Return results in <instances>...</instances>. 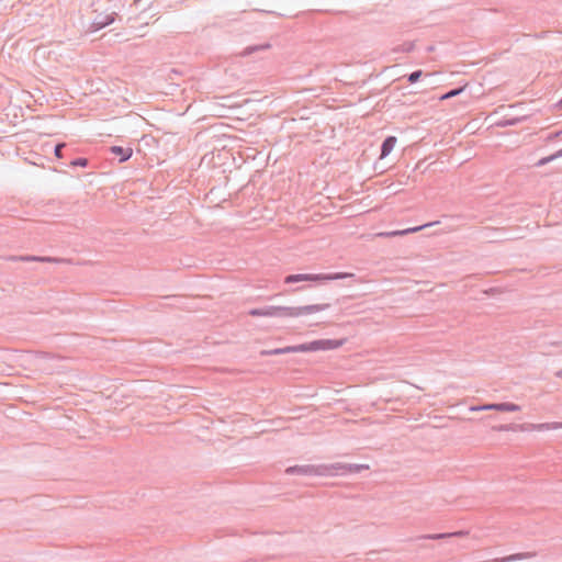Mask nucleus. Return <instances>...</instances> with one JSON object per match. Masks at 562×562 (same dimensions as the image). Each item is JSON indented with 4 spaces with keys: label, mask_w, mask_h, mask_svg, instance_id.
I'll list each match as a JSON object with an SVG mask.
<instances>
[{
    "label": "nucleus",
    "mask_w": 562,
    "mask_h": 562,
    "mask_svg": "<svg viewBox=\"0 0 562 562\" xmlns=\"http://www.w3.org/2000/svg\"><path fill=\"white\" fill-rule=\"evenodd\" d=\"M350 273H335V274H312V273H301V274H291L288 276L284 279L285 283H294V282H303V281H310V282H326L337 279H345L348 277H351Z\"/></svg>",
    "instance_id": "obj_1"
},
{
    "label": "nucleus",
    "mask_w": 562,
    "mask_h": 562,
    "mask_svg": "<svg viewBox=\"0 0 562 562\" xmlns=\"http://www.w3.org/2000/svg\"><path fill=\"white\" fill-rule=\"evenodd\" d=\"M562 428V423H543V424H528V425H519V424H507V425H498L493 426L492 430L494 431H518V430H549V429H558Z\"/></svg>",
    "instance_id": "obj_2"
},
{
    "label": "nucleus",
    "mask_w": 562,
    "mask_h": 562,
    "mask_svg": "<svg viewBox=\"0 0 562 562\" xmlns=\"http://www.w3.org/2000/svg\"><path fill=\"white\" fill-rule=\"evenodd\" d=\"M329 307L328 304H313V305H305V306H299V307H288L286 306V317H299L303 315H310L317 312L325 311Z\"/></svg>",
    "instance_id": "obj_3"
},
{
    "label": "nucleus",
    "mask_w": 562,
    "mask_h": 562,
    "mask_svg": "<svg viewBox=\"0 0 562 562\" xmlns=\"http://www.w3.org/2000/svg\"><path fill=\"white\" fill-rule=\"evenodd\" d=\"M470 411L479 412V411H497V412H518L520 411V406L514 403H492L484 404L479 406H471Z\"/></svg>",
    "instance_id": "obj_4"
},
{
    "label": "nucleus",
    "mask_w": 562,
    "mask_h": 562,
    "mask_svg": "<svg viewBox=\"0 0 562 562\" xmlns=\"http://www.w3.org/2000/svg\"><path fill=\"white\" fill-rule=\"evenodd\" d=\"M290 352H314V348L312 341L296 345V346H288L284 348L273 349L263 351L262 355L272 356V355H283Z\"/></svg>",
    "instance_id": "obj_5"
},
{
    "label": "nucleus",
    "mask_w": 562,
    "mask_h": 562,
    "mask_svg": "<svg viewBox=\"0 0 562 562\" xmlns=\"http://www.w3.org/2000/svg\"><path fill=\"white\" fill-rule=\"evenodd\" d=\"M249 315L263 317H286V306H268L265 308H255L249 312Z\"/></svg>",
    "instance_id": "obj_6"
},
{
    "label": "nucleus",
    "mask_w": 562,
    "mask_h": 562,
    "mask_svg": "<svg viewBox=\"0 0 562 562\" xmlns=\"http://www.w3.org/2000/svg\"><path fill=\"white\" fill-rule=\"evenodd\" d=\"M346 342L345 339H318L312 341L314 352L334 350L340 348Z\"/></svg>",
    "instance_id": "obj_7"
},
{
    "label": "nucleus",
    "mask_w": 562,
    "mask_h": 562,
    "mask_svg": "<svg viewBox=\"0 0 562 562\" xmlns=\"http://www.w3.org/2000/svg\"><path fill=\"white\" fill-rule=\"evenodd\" d=\"M468 535H469L468 530H459V531H454V532H442V533H430V535H424V540L425 539L440 540V539H447V538H452V537L463 538V537H467Z\"/></svg>",
    "instance_id": "obj_8"
},
{
    "label": "nucleus",
    "mask_w": 562,
    "mask_h": 562,
    "mask_svg": "<svg viewBox=\"0 0 562 562\" xmlns=\"http://www.w3.org/2000/svg\"><path fill=\"white\" fill-rule=\"evenodd\" d=\"M396 137L394 136H390L383 142L380 156L381 159L387 157L392 153L396 145Z\"/></svg>",
    "instance_id": "obj_9"
},
{
    "label": "nucleus",
    "mask_w": 562,
    "mask_h": 562,
    "mask_svg": "<svg viewBox=\"0 0 562 562\" xmlns=\"http://www.w3.org/2000/svg\"><path fill=\"white\" fill-rule=\"evenodd\" d=\"M111 151L114 155H119L121 157V159H120L121 161H125V160L130 159L133 154V149L131 147L123 148L120 146H112Z\"/></svg>",
    "instance_id": "obj_10"
},
{
    "label": "nucleus",
    "mask_w": 562,
    "mask_h": 562,
    "mask_svg": "<svg viewBox=\"0 0 562 562\" xmlns=\"http://www.w3.org/2000/svg\"><path fill=\"white\" fill-rule=\"evenodd\" d=\"M526 119H527V115L518 116V117L504 116V119L497 125L503 126V127L515 126L518 123L525 121Z\"/></svg>",
    "instance_id": "obj_11"
},
{
    "label": "nucleus",
    "mask_w": 562,
    "mask_h": 562,
    "mask_svg": "<svg viewBox=\"0 0 562 562\" xmlns=\"http://www.w3.org/2000/svg\"><path fill=\"white\" fill-rule=\"evenodd\" d=\"M114 21V15L113 14H108L104 16V19L100 20V21H94L92 23V27L94 31L97 30H100L109 24H111L112 22Z\"/></svg>",
    "instance_id": "obj_12"
},
{
    "label": "nucleus",
    "mask_w": 562,
    "mask_h": 562,
    "mask_svg": "<svg viewBox=\"0 0 562 562\" xmlns=\"http://www.w3.org/2000/svg\"><path fill=\"white\" fill-rule=\"evenodd\" d=\"M465 89V86L463 87H459V88H456V89H451L450 91L446 92V93H442L440 94L437 99L439 101H442V100H447V99H450V98H453V97H457L459 95L460 93H462Z\"/></svg>",
    "instance_id": "obj_13"
},
{
    "label": "nucleus",
    "mask_w": 562,
    "mask_h": 562,
    "mask_svg": "<svg viewBox=\"0 0 562 562\" xmlns=\"http://www.w3.org/2000/svg\"><path fill=\"white\" fill-rule=\"evenodd\" d=\"M559 157H562V148L560 150H558L557 153L548 156V157H543L541 158L536 165L537 166H544L551 161H553L554 159L559 158Z\"/></svg>",
    "instance_id": "obj_14"
},
{
    "label": "nucleus",
    "mask_w": 562,
    "mask_h": 562,
    "mask_svg": "<svg viewBox=\"0 0 562 562\" xmlns=\"http://www.w3.org/2000/svg\"><path fill=\"white\" fill-rule=\"evenodd\" d=\"M418 229H419L418 227H414V228H407V229H403V231H394V232H389V233H380L379 236L393 237V236H398V235H405V234L411 233V232H416Z\"/></svg>",
    "instance_id": "obj_15"
},
{
    "label": "nucleus",
    "mask_w": 562,
    "mask_h": 562,
    "mask_svg": "<svg viewBox=\"0 0 562 562\" xmlns=\"http://www.w3.org/2000/svg\"><path fill=\"white\" fill-rule=\"evenodd\" d=\"M71 165L74 166H80V167H86L87 166V159L85 158H79L75 161L71 162Z\"/></svg>",
    "instance_id": "obj_16"
},
{
    "label": "nucleus",
    "mask_w": 562,
    "mask_h": 562,
    "mask_svg": "<svg viewBox=\"0 0 562 562\" xmlns=\"http://www.w3.org/2000/svg\"><path fill=\"white\" fill-rule=\"evenodd\" d=\"M65 146V144H58L55 148V156L57 158H61V149Z\"/></svg>",
    "instance_id": "obj_17"
},
{
    "label": "nucleus",
    "mask_w": 562,
    "mask_h": 562,
    "mask_svg": "<svg viewBox=\"0 0 562 562\" xmlns=\"http://www.w3.org/2000/svg\"><path fill=\"white\" fill-rule=\"evenodd\" d=\"M419 76H420V72H419V71H415V72H413V74L409 76V81H411V82H416V81L418 80Z\"/></svg>",
    "instance_id": "obj_18"
},
{
    "label": "nucleus",
    "mask_w": 562,
    "mask_h": 562,
    "mask_svg": "<svg viewBox=\"0 0 562 562\" xmlns=\"http://www.w3.org/2000/svg\"><path fill=\"white\" fill-rule=\"evenodd\" d=\"M436 225H440V222L424 223L423 227H424V229H427V228H430V227L436 226Z\"/></svg>",
    "instance_id": "obj_19"
},
{
    "label": "nucleus",
    "mask_w": 562,
    "mask_h": 562,
    "mask_svg": "<svg viewBox=\"0 0 562 562\" xmlns=\"http://www.w3.org/2000/svg\"><path fill=\"white\" fill-rule=\"evenodd\" d=\"M555 138H558V134L551 133L546 137V142H551Z\"/></svg>",
    "instance_id": "obj_20"
},
{
    "label": "nucleus",
    "mask_w": 562,
    "mask_h": 562,
    "mask_svg": "<svg viewBox=\"0 0 562 562\" xmlns=\"http://www.w3.org/2000/svg\"><path fill=\"white\" fill-rule=\"evenodd\" d=\"M439 72H440V71H436V70H434L432 72H425V71H424V78H425V77H428V76H431V75H435V74H439Z\"/></svg>",
    "instance_id": "obj_21"
},
{
    "label": "nucleus",
    "mask_w": 562,
    "mask_h": 562,
    "mask_svg": "<svg viewBox=\"0 0 562 562\" xmlns=\"http://www.w3.org/2000/svg\"><path fill=\"white\" fill-rule=\"evenodd\" d=\"M558 110H562V99L554 105Z\"/></svg>",
    "instance_id": "obj_22"
},
{
    "label": "nucleus",
    "mask_w": 562,
    "mask_h": 562,
    "mask_svg": "<svg viewBox=\"0 0 562 562\" xmlns=\"http://www.w3.org/2000/svg\"><path fill=\"white\" fill-rule=\"evenodd\" d=\"M551 346L559 347L562 345V341H552L550 342Z\"/></svg>",
    "instance_id": "obj_23"
},
{
    "label": "nucleus",
    "mask_w": 562,
    "mask_h": 562,
    "mask_svg": "<svg viewBox=\"0 0 562 562\" xmlns=\"http://www.w3.org/2000/svg\"><path fill=\"white\" fill-rule=\"evenodd\" d=\"M427 52L431 53L435 50V46L430 45V46H427L426 48Z\"/></svg>",
    "instance_id": "obj_24"
},
{
    "label": "nucleus",
    "mask_w": 562,
    "mask_h": 562,
    "mask_svg": "<svg viewBox=\"0 0 562 562\" xmlns=\"http://www.w3.org/2000/svg\"><path fill=\"white\" fill-rule=\"evenodd\" d=\"M555 376H558V378H561V379H562V370L557 371V372H555Z\"/></svg>",
    "instance_id": "obj_25"
},
{
    "label": "nucleus",
    "mask_w": 562,
    "mask_h": 562,
    "mask_svg": "<svg viewBox=\"0 0 562 562\" xmlns=\"http://www.w3.org/2000/svg\"><path fill=\"white\" fill-rule=\"evenodd\" d=\"M554 134H558V137L562 135V131L555 132Z\"/></svg>",
    "instance_id": "obj_26"
},
{
    "label": "nucleus",
    "mask_w": 562,
    "mask_h": 562,
    "mask_svg": "<svg viewBox=\"0 0 562 562\" xmlns=\"http://www.w3.org/2000/svg\"><path fill=\"white\" fill-rule=\"evenodd\" d=\"M297 471L299 472H306V470H304V469H299Z\"/></svg>",
    "instance_id": "obj_27"
}]
</instances>
